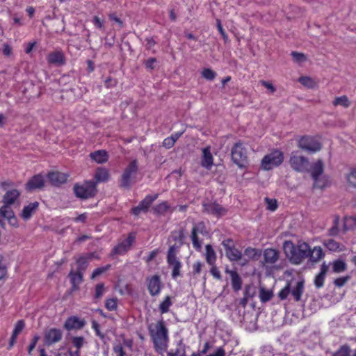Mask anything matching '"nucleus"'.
Segmentation results:
<instances>
[{
    "label": "nucleus",
    "instance_id": "nucleus-11",
    "mask_svg": "<svg viewBox=\"0 0 356 356\" xmlns=\"http://www.w3.org/2000/svg\"><path fill=\"white\" fill-rule=\"evenodd\" d=\"M298 146L301 149L309 154L316 153L322 148L321 143L314 137L309 136H302L298 140Z\"/></svg>",
    "mask_w": 356,
    "mask_h": 356
},
{
    "label": "nucleus",
    "instance_id": "nucleus-47",
    "mask_svg": "<svg viewBox=\"0 0 356 356\" xmlns=\"http://www.w3.org/2000/svg\"><path fill=\"white\" fill-rule=\"evenodd\" d=\"M333 105L337 106L341 105L344 108H348L350 106V102L346 95L337 97L333 102Z\"/></svg>",
    "mask_w": 356,
    "mask_h": 356
},
{
    "label": "nucleus",
    "instance_id": "nucleus-5",
    "mask_svg": "<svg viewBox=\"0 0 356 356\" xmlns=\"http://www.w3.org/2000/svg\"><path fill=\"white\" fill-rule=\"evenodd\" d=\"M304 289L303 281L297 282L294 286H291L290 282H287L286 286L278 293V297L280 300H285L291 294L293 300L298 302L301 300Z\"/></svg>",
    "mask_w": 356,
    "mask_h": 356
},
{
    "label": "nucleus",
    "instance_id": "nucleus-29",
    "mask_svg": "<svg viewBox=\"0 0 356 356\" xmlns=\"http://www.w3.org/2000/svg\"><path fill=\"white\" fill-rule=\"evenodd\" d=\"M110 175L108 170L105 168L99 167L97 168L94 175V182L97 184L101 182H106L109 179Z\"/></svg>",
    "mask_w": 356,
    "mask_h": 356
},
{
    "label": "nucleus",
    "instance_id": "nucleus-6",
    "mask_svg": "<svg viewBox=\"0 0 356 356\" xmlns=\"http://www.w3.org/2000/svg\"><path fill=\"white\" fill-rule=\"evenodd\" d=\"M291 168L297 172H309V159L300 154L298 151H293L289 161Z\"/></svg>",
    "mask_w": 356,
    "mask_h": 356
},
{
    "label": "nucleus",
    "instance_id": "nucleus-2",
    "mask_svg": "<svg viewBox=\"0 0 356 356\" xmlns=\"http://www.w3.org/2000/svg\"><path fill=\"white\" fill-rule=\"evenodd\" d=\"M284 252L292 264L299 265L308 257L309 244L298 241L295 245L291 241H285L283 243Z\"/></svg>",
    "mask_w": 356,
    "mask_h": 356
},
{
    "label": "nucleus",
    "instance_id": "nucleus-20",
    "mask_svg": "<svg viewBox=\"0 0 356 356\" xmlns=\"http://www.w3.org/2000/svg\"><path fill=\"white\" fill-rule=\"evenodd\" d=\"M47 177L52 186H59L67 181L68 175L60 172H50Z\"/></svg>",
    "mask_w": 356,
    "mask_h": 356
},
{
    "label": "nucleus",
    "instance_id": "nucleus-42",
    "mask_svg": "<svg viewBox=\"0 0 356 356\" xmlns=\"http://www.w3.org/2000/svg\"><path fill=\"white\" fill-rule=\"evenodd\" d=\"M181 245H180V243L179 245L174 244L170 245L167 252L166 259H170L177 258V255L179 253V249Z\"/></svg>",
    "mask_w": 356,
    "mask_h": 356
},
{
    "label": "nucleus",
    "instance_id": "nucleus-16",
    "mask_svg": "<svg viewBox=\"0 0 356 356\" xmlns=\"http://www.w3.org/2000/svg\"><path fill=\"white\" fill-rule=\"evenodd\" d=\"M205 230V225L203 222H199L197 224H194L191 230V240L193 248L200 251L202 248L201 241L199 240L197 236L198 233L202 234Z\"/></svg>",
    "mask_w": 356,
    "mask_h": 356
},
{
    "label": "nucleus",
    "instance_id": "nucleus-60",
    "mask_svg": "<svg viewBox=\"0 0 356 356\" xmlns=\"http://www.w3.org/2000/svg\"><path fill=\"white\" fill-rule=\"evenodd\" d=\"M39 339H40V336L38 335V334H35L33 337L31 343H30V345L28 347V353H29V355L31 354V352L35 348V346H36V344H37V343H38Z\"/></svg>",
    "mask_w": 356,
    "mask_h": 356
},
{
    "label": "nucleus",
    "instance_id": "nucleus-36",
    "mask_svg": "<svg viewBox=\"0 0 356 356\" xmlns=\"http://www.w3.org/2000/svg\"><path fill=\"white\" fill-rule=\"evenodd\" d=\"M167 263L169 266L172 267V277L176 279L180 275V269L181 263L178 258L167 259Z\"/></svg>",
    "mask_w": 356,
    "mask_h": 356
},
{
    "label": "nucleus",
    "instance_id": "nucleus-13",
    "mask_svg": "<svg viewBox=\"0 0 356 356\" xmlns=\"http://www.w3.org/2000/svg\"><path fill=\"white\" fill-rule=\"evenodd\" d=\"M158 194L146 195L145 197L139 202L138 206L131 209V214L138 216L141 213H147L153 202L158 198Z\"/></svg>",
    "mask_w": 356,
    "mask_h": 356
},
{
    "label": "nucleus",
    "instance_id": "nucleus-26",
    "mask_svg": "<svg viewBox=\"0 0 356 356\" xmlns=\"http://www.w3.org/2000/svg\"><path fill=\"white\" fill-rule=\"evenodd\" d=\"M85 325V322L76 316L69 317L64 323V327L67 330H80Z\"/></svg>",
    "mask_w": 356,
    "mask_h": 356
},
{
    "label": "nucleus",
    "instance_id": "nucleus-39",
    "mask_svg": "<svg viewBox=\"0 0 356 356\" xmlns=\"http://www.w3.org/2000/svg\"><path fill=\"white\" fill-rule=\"evenodd\" d=\"M170 238L174 241H178L180 245H183L185 239V230L181 228L179 230H174L170 233Z\"/></svg>",
    "mask_w": 356,
    "mask_h": 356
},
{
    "label": "nucleus",
    "instance_id": "nucleus-57",
    "mask_svg": "<svg viewBox=\"0 0 356 356\" xmlns=\"http://www.w3.org/2000/svg\"><path fill=\"white\" fill-rule=\"evenodd\" d=\"M266 202L267 203V209L268 210L273 211L277 208V204L275 200L266 197Z\"/></svg>",
    "mask_w": 356,
    "mask_h": 356
},
{
    "label": "nucleus",
    "instance_id": "nucleus-64",
    "mask_svg": "<svg viewBox=\"0 0 356 356\" xmlns=\"http://www.w3.org/2000/svg\"><path fill=\"white\" fill-rule=\"evenodd\" d=\"M108 17L111 20L117 23L120 28H122L124 26V22L119 17H118L115 13L109 14Z\"/></svg>",
    "mask_w": 356,
    "mask_h": 356
},
{
    "label": "nucleus",
    "instance_id": "nucleus-25",
    "mask_svg": "<svg viewBox=\"0 0 356 356\" xmlns=\"http://www.w3.org/2000/svg\"><path fill=\"white\" fill-rule=\"evenodd\" d=\"M49 64L61 66L65 64V57L63 51H55L50 53L47 58Z\"/></svg>",
    "mask_w": 356,
    "mask_h": 356
},
{
    "label": "nucleus",
    "instance_id": "nucleus-41",
    "mask_svg": "<svg viewBox=\"0 0 356 356\" xmlns=\"http://www.w3.org/2000/svg\"><path fill=\"white\" fill-rule=\"evenodd\" d=\"M170 208L167 202H163L153 207L154 213L156 215H163Z\"/></svg>",
    "mask_w": 356,
    "mask_h": 356
},
{
    "label": "nucleus",
    "instance_id": "nucleus-10",
    "mask_svg": "<svg viewBox=\"0 0 356 356\" xmlns=\"http://www.w3.org/2000/svg\"><path fill=\"white\" fill-rule=\"evenodd\" d=\"M221 245L223 246L226 257L232 262H237L243 257L241 250L236 248L234 240L231 238H225Z\"/></svg>",
    "mask_w": 356,
    "mask_h": 356
},
{
    "label": "nucleus",
    "instance_id": "nucleus-56",
    "mask_svg": "<svg viewBox=\"0 0 356 356\" xmlns=\"http://www.w3.org/2000/svg\"><path fill=\"white\" fill-rule=\"evenodd\" d=\"M349 276L341 277L335 279L334 281V284H335V286L338 287H341L345 285V284L349 280Z\"/></svg>",
    "mask_w": 356,
    "mask_h": 356
},
{
    "label": "nucleus",
    "instance_id": "nucleus-33",
    "mask_svg": "<svg viewBox=\"0 0 356 356\" xmlns=\"http://www.w3.org/2000/svg\"><path fill=\"white\" fill-rule=\"evenodd\" d=\"M19 192L16 189L8 191L3 197V205L10 206L15 203V200L19 197Z\"/></svg>",
    "mask_w": 356,
    "mask_h": 356
},
{
    "label": "nucleus",
    "instance_id": "nucleus-21",
    "mask_svg": "<svg viewBox=\"0 0 356 356\" xmlns=\"http://www.w3.org/2000/svg\"><path fill=\"white\" fill-rule=\"evenodd\" d=\"M325 257V253L321 246H314L311 249L309 245L308 259L309 262L312 264L318 263Z\"/></svg>",
    "mask_w": 356,
    "mask_h": 356
},
{
    "label": "nucleus",
    "instance_id": "nucleus-17",
    "mask_svg": "<svg viewBox=\"0 0 356 356\" xmlns=\"http://www.w3.org/2000/svg\"><path fill=\"white\" fill-rule=\"evenodd\" d=\"M203 211L207 213L220 216L226 213L227 210L216 202H204L202 204Z\"/></svg>",
    "mask_w": 356,
    "mask_h": 356
},
{
    "label": "nucleus",
    "instance_id": "nucleus-32",
    "mask_svg": "<svg viewBox=\"0 0 356 356\" xmlns=\"http://www.w3.org/2000/svg\"><path fill=\"white\" fill-rule=\"evenodd\" d=\"M90 157L92 160L97 163H104L108 159V155L106 150L101 149L95 151L90 154Z\"/></svg>",
    "mask_w": 356,
    "mask_h": 356
},
{
    "label": "nucleus",
    "instance_id": "nucleus-35",
    "mask_svg": "<svg viewBox=\"0 0 356 356\" xmlns=\"http://www.w3.org/2000/svg\"><path fill=\"white\" fill-rule=\"evenodd\" d=\"M13 209L8 205H3L0 208V225L4 227L5 222L13 215H14Z\"/></svg>",
    "mask_w": 356,
    "mask_h": 356
},
{
    "label": "nucleus",
    "instance_id": "nucleus-27",
    "mask_svg": "<svg viewBox=\"0 0 356 356\" xmlns=\"http://www.w3.org/2000/svg\"><path fill=\"white\" fill-rule=\"evenodd\" d=\"M38 207L39 203L38 202H31L28 205L25 206L21 213V217L22 219L24 220H29L33 214L35 213Z\"/></svg>",
    "mask_w": 356,
    "mask_h": 356
},
{
    "label": "nucleus",
    "instance_id": "nucleus-59",
    "mask_svg": "<svg viewBox=\"0 0 356 356\" xmlns=\"http://www.w3.org/2000/svg\"><path fill=\"white\" fill-rule=\"evenodd\" d=\"M211 266L212 267H211V268L210 270L211 274L216 280H222V276H221L220 272L218 270V268L215 266V264L213 266Z\"/></svg>",
    "mask_w": 356,
    "mask_h": 356
},
{
    "label": "nucleus",
    "instance_id": "nucleus-53",
    "mask_svg": "<svg viewBox=\"0 0 356 356\" xmlns=\"http://www.w3.org/2000/svg\"><path fill=\"white\" fill-rule=\"evenodd\" d=\"M104 285L102 283L98 284L95 287V299L98 300L101 298L104 294Z\"/></svg>",
    "mask_w": 356,
    "mask_h": 356
},
{
    "label": "nucleus",
    "instance_id": "nucleus-31",
    "mask_svg": "<svg viewBox=\"0 0 356 356\" xmlns=\"http://www.w3.org/2000/svg\"><path fill=\"white\" fill-rule=\"evenodd\" d=\"M168 356H186V344L181 339L176 343V347L168 352Z\"/></svg>",
    "mask_w": 356,
    "mask_h": 356
},
{
    "label": "nucleus",
    "instance_id": "nucleus-4",
    "mask_svg": "<svg viewBox=\"0 0 356 356\" xmlns=\"http://www.w3.org/2000/svg\"><path fill=\"white\" fill-rule=\"evenodd\" d=\"M74 195L81 200L94 197L97 193L96 183L93 180L84 181L83 183H76L73 186Z\"/></svg>",
    "mask_w": 356,
    "mask_h": 356
},
{
    "label": "nucleus",
    "instance_id": "nucleus-18",
    "mask_svg": "<svg viewBox=\"0 0 356 356\" xmlns=\"http://www.w3.org/2000/svg\"><path fill=\"white\" fill-rule=\"evenodd\" d=\"M147 289L149 293L152 296L159 295L161 290V277L158 275H154L150 278L147 279Z\"/></svg>",
    "mask_w": 356,
    "mask_h": 356
},
{
    "label": "nucleus",
    "instance_id": "nucleus-22",
    "mask_svg": "<svg viewBox=\"0 0 356 356\" xmlns=\"http://www.w3.org/2000/svg\"><path fill=\"white\" fill-rule=\"evenodd\" d=\"M329 270V265L323 262L320 266V272L315 276L314 284L316 289H321L324 286L326 275Z\"/></svg>",
    "mask_w": 356,
    "mask_h": 356
},
{
    "label": "nucleus",
    "instance_id": "nucleus-30",
    "mask_svg": "<svg viewBox=\"0 0 356 356\" xmlns=\"http://www.w3.org/2000/svg\"><path fill=\"white\" fill-rule=\"evenodd\" d=\"M323 245L331 252H342L345 246L334 239H325L323 242Z\"/></svg>",
    "mask_w": 356,
    "mask_h": 356
},
{
    "label": "nucleus",
    "instance_id": "nucleus-43",
    "mask_svg": "<svg viewBox=\"0 0 356 356\" xmlns=\"http://www.w3.org/2000/svg\"><path fill=\"white\" fill-rule=\"evenodd\" d=\"M273 297V292L270 290H266L261 287L259 290V298L262 302L269 301Z\"/></svg>",
    "mask_w": 356,
    "mask_h": 356
},
{
    "label": "nucleus",
    "instance_id": "nucleus-48",
    "mask_svg": "<svg viewBox=\"0 0 356 356\" xmlns=\"http://www.w3.org/2000/svg\"><path fill=\"white\" fill-rule=\"evenodd\" d=\"M299 82L302 84L303 86L309 88H312L315 86L316 83L315 81L309 76H301L299 78Z\"/></svg>",
    "mask_w": 356,
    "mask_h": 356
},
{
    "label": "nucleus",
    "instance_id": "nucleus-34",
    "mask_svg": "<svg viewBox=\"0 0 356 356\" xmlns=\"http://www.w3.org/2000/svg\"><path fill=\"white\" fill-rule=\"evenodd\" d=\"M328 265L332 266V271L334 273H343L347 269V264L342 259H335Z\"/></svg>",
    "mask_w": 356,
    "mask_h": 356
},
{
    "label": "nucleus",
    "instance_id": "nucleus-14",
    "mask_svg": "<svg viewBox=\"0 0 356 356\" xmlns=\"http://www.w3.org/2000/svg\"><path fill=\"white\" fill-rule=\"evenodd\" d=\"M63 331L60 329L52 327L47 329L44 332V343L47 346H52L61 341Z\"/></svg>",
    "mask_w": 356,
    "mask_h": 356
},
{
    "label": "nucleus",
    "instance_id": "nucleus-7",
    "mask_svg": "<svg viewBox=\"0 0 356 356\" xmlns=\"http://www.w3.org/2000/svg\"><path fill=\"white\" fill-rule=\"evenodd\" d=\"M232 161L238 168H244L248 164V153L241 141L236 143L231 150Z\"/></svg>",
    "mask_w": 356,
    "mask_h": 356
},
{
    "label": "nucleus",
    "instance_id": "nucleus-40",
    "mask_svg": "<svg viewBox=\"0 0 356 356\" xmlns=\"http://www.w3.org/2000/svg\"><path fill=\"white\" fill-rule=\"evenodd\" d=\"M244 254L250 259L258 260L261 254V250L257 248L248 247L245 249Z\"/></svg>",
    "mask_w": 356,
    "mask_h": 356
},
{
    "label": "nucleus",
    "instance_id": "nucleus-62",
    "mask_svg": "<svg viewBox=\"0 0 356 356\" xmlns=\"http://www.w3.org/2000/svg\"><path fill=\"white\" fill-rule=\"evenodd\" d=\"M156 63V59L155 58H149L145 62V65L147 69L153 70L155 67V63Z\"/></svg>",
    "mask_w": 356,
    "mask_h": 356
},
{
    "label": "nucleus",
    "instance_id": "nucleus-15",
    "mask_svg": "<svg viewBox=\"0 0 356 356\" xmlns=\"http://www.w3.org/2000/svg\"><path fill=\"white\" fill-rule=\"evenodd\" d=\"M280 252L273 248H266L263 252V261H261L263 266L266 268H272L278 261Z\"/></svg>",
    "mask_w": 356,
    "mask_h": 356
},
{
    "label": "nucleus",
    "instance_id": "nucleus-24",
    "mask_svg": "<svg viewBox=\"0 0 356 356\" xmlns=\"http://www.w3.org/2000/svg\"><path fill=\"white\" fill-rule=\"evenodd\" d=\"M200 164L203 168L207 170H210L212 168L213 165V157L211 152L210 146L202 149V156Z\"/></svg>",
    "mask_w": 356,
    "mask_h": 356
},
{
    "label": "nucleus",
    "instance_id": "nucleus-3",
    "mask_svg": "<svg viewBox=\"0 0 356 356\" xmlns=\"http://www.w3.org/2000/svg\"><path fill=\"white\" fill-rule=\"evenodd\" d=\"M314 180L313 188L323 189L330 185V179L327 175H323L324 163L323 160L318 159L309 167V172Z\"/></svg>",
    "mask_w": 356,
    "mask_h": 356
},
{
    "label": "nucleus",
    "instance_id": "nucleus-50",
    "mask_svg": "<svg viewBox=\"0 0 356 356\" xmlns=\"http://www.w3.org/2000/svg\"><path fill=\"white\" fill-rule=\"evenodd\" d=\"M25 327V323L23 320L18 321L14 327V330L13 331L12 334L14 336H18L21 333V332L23 330V329Z\"/></svg>",
    "mask_w": 356,
    "mask_h": 356
},
{
    "label": "nucleus",
    "instance_id": "nucleus-45",
    "mask_svg": "<svg viewBox=\"0 0 356 356\" xmlns=\"http://www.w3.org/2000/svg\"><path fill=\"white\" fill-rule=\"evenodd\" d=\"M71 341L76 349L79 350H81V348L87 343L85 338L82 336L72 337L71 338Z\"/></svg>",
    "mask_w": 356,
    "mask_h": 356
},
{
    "label": "nucleus",
    "instance_id": "nucleus-61",
    "mask_svg": "<svg viewBox=\"0 0 356 356\" xmlns=\"http://www.w3.org/2000/svg\"><path fill=\"white\" fill-rule=\"evenodd\" d=\"M175 143V139L169 136L163 140V146L166 149H170L174 146Z\"/></svg>",
    "mask_w": 356,
    "mask_h": 356
},
{
    "label": "nucleus",
    "instance_id": "nucleus-38",
    "mask_svg": "<svg viewBox=\"0 0 356 356\" xmlns=\"http://www.w3.org/2000/svg\"><path fill=\"white\" fill-rule=\"evenodd\" d=\"M92 254L88 255L87 257H80L77 260L76 263L78 265L77 271L84 273L88 265V259H91Z\"/></svg>",
    "mask_w": 356,
    "mask_h": 356
},
{
    "label": "nucleus",
    "instance_id": "nucleus-46",
    "mask_svg": "<svg viewBox=\"0 0 356 356\" xmlns=\"http://www.w3.org/2000/svg\"><path fill=\"white\" fill-rule=\"evenodd\" d=\"M172 301L170 296H166L163 302L159 305V309L161 314H165L169 312L170 307L172 305Z\"/></svg>",
    "mask_w": 356,
    "mask_h": 356
},
{
    "label": "nucleus",
    "instance_id": "nucleus-9",
    "mask_svg": "<svg viewBox=\"0 0 356 356\" xmlns=\"http://www.w3.org/2000/svg\"><path fill=\"white\" fill-rule=\"evenodd\" d=\"M138 170V161L136 159H134L125 168L121 176L120 187L123 188H129L132 184V179L135 177Z\"/></svg>",
    "mask_w": 356,
    "mask_h": 356
},
{
    "label": "nucleus",
    "instance_id": "nucleus-19",
    "mask_svg": "<svg viewBox=\"0 0 356 356\" xmlns=\"http://www.w3.org/2000/svg\"><path fill=\"white\" fill-rule=\"evenodd\" d=\"M44 186V179L41 174H38L32 177L26 184V190L33 191L37 189H41Z\"/></svg>",
    "mask_w": 356,
    "mask_h": 356
},
{
    "label": "nucleus",
    "instance_id": "nucleus-1",
    "mask_svg": "<svg viewBox=\"0 0 356 356\" xmlns=\"http://www.w3.org/2000/svg\"><path fill=\"white\" fill-rule=\"evenodd\" d=\"M147 328L156 352L162 354L166 351L169 343V332L163 319L149 324Z\"/></svg>",
    "mask_w": 356,
    "mask_h": 356
},
{
    "label": "nucleus",
    "instance_id": "nucleus-23",
    "mask_svg": "<svg viewBox=\"0 0 356 356\" xmlns=\"http://www.w3.org/2000/svg\"><path fill=\"white\" fill-rule=\"evenodd\" d=\"M225 271L230 276L233 290L234 291H240L242 288L243 281L238 272L235 270H230L228 268H226Z\"/></svg>",
    "mask_w": 356,
    "mask_h": 356
},
{
    "label": "nucleus",
    "instance_id": "nucleus-55",
    "mask_svg": "<svg viewBox=\"0 0 356 356\" xmlns=\"http://www.w3.org/2000/svg\"><path fill=\"white\" fill-rule=\"evenodd\" d=\"M347 180L350 185L356 188V168L347 176Z\"/></svg>",
    "mask_w": 356,
    "mask_h": 356
},
{
    "label": "nucleus",
    "instance_id": "nucleus-51",
    "mask_svg": "<svg viewBox=\"0 0 356 356\" xmlns=\"http://www.w3.org/2000/svg\"><path fill=\"white\" fill-rule=\"evenodd\" d=\"M111 264H107L105 266H102V267L96 268L95 270H94V271L92 273L91 279H94L96 277H97V276L100 275L101 274L104 273L106 270H109L111 268Z\"/></svg>",
    "mask_w": 356,
    "mask_h": 356
},
{
    "label": "nucleus",
    "instance_id": "nucleus-8",
    "mask_svg": "<svg viewBox=\"0 0 356 356\" xmlns=\"http://www.w3.org/2000/svg\"><path fill=\"white\" fill-rule=\"evenodd\" d=\"M283 161V152L278 149H275L270 154H268L264 156L261 162V165L264 170H270L275 167L280 165Z\"/></svg>",
    "mask_w": 356,
    "mask_h": 356
},
{
    "label": "nucleus",
    "instance_id": "nucleus-52",
    "mask_svg": "<svg viewBox=\"0 0 356 356\" xmlns=\"http://www.w3.org/2000/svg\"><path fill=\"white\" fill-rule=\"evenodd\" d=\"M105 307L108 311H114L117 309V300L115 298L107 299L105 302Z\"/></svg>",
    "mask_w": 356,
    "mask_h": 356
},
{
    "label": "nucleus",
    "instance_id": "nucleus-54",
    "mask_svg": "<svg viewBox=\"0 0 356 356\" xmlns=\"http://www.w3.org/2000/svg\"><path fill=\"white\" fill-rule=\"evenodd\" d=\"M293 60L296 63H301L306 60V57L304 54L297 51H292L291 54Z\"/></svg>",
    "mask_w": 356,
    "mask_h": 356
},
{
    "label": "nucleus",
    "instance_id": "nucleus-58",
    "mask_svg": "<svg viewBox=\"0 0 356 356\" xmlns=\"http://www.w3.org/2000/svg\"><path fill=\"white\" fill-rule=\"evenodd\" d=\"M216 22H217V29H218V31L220 32V35H222L224 41L225 42H227L228 40V35L225 33V30L223 29L220 20L217 19Z\"/></svg>",
    "mask_w": 356,
    "mask_h": 356
},
{
    "label": "nucleus",
    "instance_id": "nucleus-28",
    "mask_svg": "<svg viewBox=\"0 0 356 356\" xmlns=\"http://www.w3.org/2000/svg\"><path fill=\"white\" fill-rule=\"evenodd\" d=\"M68 276L70 279L72 290H77L79 284L83 280V273L77 270L74 272L73 270H71Z\"/></svg>",
    "mask_w": 356,
    "mask_h": 356
},
{
    "label": "nucleus",
    "instance_id": "nucleus-49",
    "mask_svg": "<svg viewBox=\"0 0 356 356\" xmlns=\"http://www.w3.org/2000/svg\"><path fill=\"white\" fill-rule=\"evenodd\" d=\"M202 76L209 81L213 80L216 76V73L210 68H206L202 72Z\"/></svg>",
    "mask_w": 356,
    "mask_h": 356
},
{
    "label": "nucleus",
    "instance_id": "nucleus-63",
    "mask_svg": "<svg viewBox=\"0 0 356 356\" xmlns=\"http://www.w3.org/2000/svg\"><path fill=\"white\" fill-rule=\"evenodd\" d=\"M207 356H226V352L222 346H220L216 348L214 353Z\"/></svg>",
    "mask_w": 356,
    "mask_h": 356
},
{
    "label": "nucleus",
    "instance_id": "nucleus-12",
    "mask_svg": "<svg viewBox=\"0 0 356 356\" xmlns=\"http://www.w3.org/2000/svg\"><path fill=\"white\" fill-rule=\"evenodd\" d=\"M136 238V234L134 232H130L127 237L120 242L117 245H115L111 252V256H116V255H124L128 251H129L132 247V245L135 243Z\"/></svg>",
    "mask_w": 356,
    "mask_h": 356
},
{
    "label": "nucleus",
    "instance_id": "nucleus-44",
    "mask_svg": "<svg viewBox=\"0 0 356 356\" xmlns=\"http://www.w3.org/2000/svg\"><path fill=\"white\" fill-rule=\"evenodd\" d=\"M351 349L347 344L341 346L340 348L332 354V356H350Z\"/></svg>",
    "mask_w": 356,
    "mask_h": 356
},
{
    "label": "nucleus",
    "instance_id": "nucleus-37",
    "mask_svg": "<svg viewBox=\"0 0 356 356\" xmlns=\"http://www.w3.org/2000/svg\"><path fill=\"white\" fill-rule=\"evenodd\" d=\"M205 259L207 262L211 265L213 266L216 264L217 256L215 250L213 247L210 244H207L205 246Z\"/></svg>",
    "mask_w": 356,
    "mask_h": 356
}]
</instances>
